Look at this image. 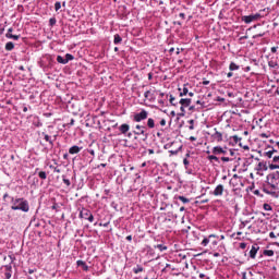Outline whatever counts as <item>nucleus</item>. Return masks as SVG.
<instances>
[{
	"mask_svg": "<svg viewBox=\"0 0 279 279\" xmlns=\"http://www.w3.org/2000/svg\"><path fill=\"white\" fill-rule=\"evenodd\" d=\"M11 210H22V213H29V202L25 198H11Z\"/></svg>",
	"mask_w": 279,
	"mask_h": 279,
	"instance_id": "f257e3e1",
	"label": "nucleus"
},
{
	"mask_svg": "<svg viewBox=\"0 0 279 279\" xmlns=\"http://www.w3.org/2000/svg\"><path fill=\"white\" fill-rule=\"evenodd\" d=\"M80 217H81V219H87V221H89L90 223H93V221H95V217L93 216L90 210H88L86 208H83L80 211Z\"/></svg>",
	"mask_w": 279,
	"mask_h": 279,
	"instance_id": "f03ea898",
	"label": "nucleus"
},
{
	"mask_svg": "<svg viewBox=\"0 0 279 279\" xmlns=\"http://www.w3.org/2000/svg\"><path fill=\"white\" fill-rule=\"evenodd\" d=\"M260 19V14H251V15H244L242 16V21L248 25V23H254V21H258Z\"/></svg>",
	"mask_w": 279,
	"mask_h": 279,
	"instance_id": "7ed1b4c3",
	"label": "nucleus"
},
{
	"mask_svg": "<svg viewBox=\"0 0 279 279\" xmlns=\"http://www.w3.org/2000/svg\"><path fill=\"white\" fill-rule=\"evenodd\" d=\"M148 113L145 110H142L140 113H135L133 121H135L136 123H141V121H145V119H147Z\"/></svg>",
	"mask_w": 279,
	"mask_h": 279,
	"instance_id": "20e7f679",
	"label": "nucleus"
},
{
	"mask_svg": "<svg viewBox=\"0 0 279 279\" xmlns=\"http://www.w3.org/2000/svg\"><path fill=\"white\" fill-rule=\"evenodd\" d=\"M135 129L137 130V131H133V134H135L136 136H145V138H147V133H145V130H147V126H143V125H141V124H137L136 126H135Z\"/></svg>",
	"mask_w": 279,
	"mask_h": 279,
	"instance_id": "39448f33",
	"label": "nucleus"
},
{
	"mask_svg": "<svg viewBox=\"0 0 279 279\" xmlns=\"http://www.w3.org/2000/svg\"><path fill=\"white\" fill-rule=\"evenodd\" d=\"M268 186H270L271 191H279L278 183L276 182V177H271L267 181Z\"/></svg>",
	"mask_w": 279,
	"mask_h": 279,
	"instance_id": "423d86ee",
	"label": "nucleus"
},
{
	"mask_svg": "<svg viewBox=\"0 0 279 279\" xmlns=\"http://www.w3.org/2000/svg\"><path fill=\"white\" fill-rule=\"evenodd\" d=\"M214 195L216 197H219L223 195V185L219 184L215 190H214Z\"/></svg>",
	"mask_w": 279,
	"mask_h": 279,
	"instance_id": "0eeeda50",
	"label": "nucleus"
},
{
	"mask_svg": "<svg viewBox=\"0 0 279 279\" xmlns=\"http://www.w3.org/2000/svg\"><path fill=\"white\" fill-rule=\"evenodd\" d=\"M258 245H253L251 251H250V257L251 258H256V254L258 253Z\"/></svg>",
	"mask_w": 279,
	"mask_h": 279,
	"instance_id": "6e6552de",
	"label": "nucleus"
},
{
	"mask_svg": "<svg viewBox=\"0 0 279 279\" xmlns=\"http://www.w3.org/2000/svg\"><path fill=\"white\" fill-rule=\"evenodd\" d=\"M82 151V147L80 146H72L69 149V154L74 155V154H80Z\"/></svg>",
	"mask_w": 279,
	"mask_h": 279,
	"instance_id": "1a4fd4ad",
	"label": "nucleus"
},
{
	"mask_svg": "<svg viewBox=\"0 0 279 279\" xmlns=\"http://www.w3.org/2000/svg\"><path fill=\"white\" fill-rule=\"evenodd\" d=\"M213 138H215V141H217L218 143H221V141H223V134H221V132L216 131L215 134L213 135Z\"/></svg>",
	"mask_w": 279,
	"mask_h": 279,
	"instance_id": "9d476101",
	"label": "nucleus"
},
{
	"mask_svg": "<svg viewBox=\"0 0 279 279\" xmlns=\"http://www.w3.org/2000/svg\"><path fill=\"white\" fill-rule=\"evenodd\" d=\"M121 134H128V132H130V124H122L119 128Z\"/></svg>",
	"mask_w": 279,
	"mask_h": 279,
	"instance_id": "9b49d317",
	"label": "nucleus"
},
{
	"mask_svg": "<svg viewBox=\"0 0 279 279\" xmlns=\"http://www.w3.org/2000/svg\"><path fill=\"white\" fill-rule=\"evenodd\" d=\"M179 104H181V106H184L185 108H189V106H191V98H182Z\"/></svg>",
	"mask_w": 279,
	"mask_h": 279,
	"instance_id": "f8f14e48",
	"label": "nucleus"
},
{
	"mask_svg": "<svg viewBox=\"0 0 279 279\" xmlns=\"http://www.w3.org/2000/svg\"><path fill=\"white\" fill-rule=\"evenodd\" d=\"M10 32H13V29L12 28H9L8 29V33H7V38H12L13 40H19L20 38H21V36L20 35H12V34H10Z\"/></svg>",
	"mask_w": 279,
	"mask_h": 279,
	"instance_id": "ddd939ff",
	"label": "nucleus"
},
{
	"mask_svg": "<svg viewBox=\"0 0 279 279\" xmlns=\"http://www.w3.org/2000/svg\"><path fill=\"white\" fill-rule=\"evenodd\" d=\"M76 264H77V267H82L84 271H88V265H86V262L77 260Z\"/></svg>",
	"mask_w": 279,
	"mask_h": 279,
	"instance_id": "4468645a",
	"label": "nucleus"
},
{
	"mask_svg": "<svg viewBox=\"0 0 279 279\" xmlns=\"http://www.w3.org/2000/svg\"><path fill=\"white\" fill-rule=\"evenodd\" d=\"M213 154H226V150L221 146H216L213 148Z\"/></svg>",
	"mask_w": 279,
	"mask_h": 279,
	"instance_id": "2eb2a0df",
	"label": "nucleus"
},
{
	"mask_svg": "<svg viewBox=\"0 0 279 279\" xmlns=\"http://www.w3.org/2000/svg\"><path fill=\"white\" fill-rule=\"evenodd\" d=\"M263 192L266 193V195H272V196L276 195V191L269 190V187L267 186L263 187Z\"/></svg>",
	"mask_w": 279,
	"mask_h": 279,
	"instance_id": "dca6fc26",
	"label": "nucleus"
},
{
	"mask_svg": "<svg viewBox=\"0 0 279 279\" xmlns=\"http://www.w3.org/2000/svg\"><path fill=\"white\" fill-rule=\"evenodd\" d=\"M147 125L150 130H154V128H156V123H155L154 119L149 118L147 121Z\"/></svg>",
	"mask_w": 279,
	"mask_h": 279,
	"instance_id": "f3484780",
	"label": "nucleus"
},
{
	"mask_svg": "<svg viewBox=\"0 0 279 279\" xmlns=\"http://www.w3.org/2000/svg\"><path fill=\"white\" fill-rule=\"evenodd\" d=\"M12 49H14V43L9 41L5 44V50L7 51H12Z\"/></svg>",
	"mask_w": 279,
	"mask_h": 279,
	"instance_id": "a211bd4d",
	"label": "nucleus"
},
{
	"mask_svg": "<svg viewBox=\"0 0 279 279\" xmlns=\"http://www.w3.org/2000/svg\"><path fill=\"white\" fill-rule=\"evenodd\" d=\"M268 66L270 69H276V70H278V68H279L278 62H276V61H269Z\"/></svg>",
	"mask_w": 279,
	"mask_h": 279,
	"instance_id": "6ab92c4d",
	"label": "nucleus"
},
{
	"mask_svg": "<svg viewBox=\"0 0 279 279\" xmlns=\"http://www.w3.org/2000/svg\"><path fill=\"white\" fill-rule=\"evenodd\" d=\"M122 40L123 38H121L119 34L114 35V39H113L114 45H119Z\"/></svg>",
	"mask_w": 279,
	"mask_h": 279,
	"instance_id": "aec40b11",
	"label": "nucleus"
},
{
	"mask_svg": "<svg viewBox=\"0 0 279 279\" xmlns=\"http://www.w3.org/2000/svg\"><path fill=\"white\" fill-rule=\"evenodd\" d=\"M229 69L230 71H239V65L234 62H231Z\"/></svg>",
	"mask_w": 279,
	"mask_h": 279,
	"instance_id": "412c9836",
	"label": "nucleus"
},
{
	"mask_svg": "<svg viewBox=\"0 0 279 279\" xmlns=\"http://www.w3.org/2000/svg\"><path fill=\"white\" fill-rule=\"evenodd\" d=\"M257 171H265V169H267V167L265 166V163H263V162H259L258 165H257Z\"/></svg>",
	"mask_w": 279,
	"mask_h": 279,
	"instance_id": "4be33fe9",
	"label": "nucleus"
},
{
	"mask_svg": "<svg viewBox=\"0 0 279 279\" xmlns=\"http://www.w3.org/2000/svg\"><path fill=\"white\" fill-rule=\"evenodd\" d=\"M43 134H44L45 141H46L47 143H49L50 145H53V141H51V136H49L48 134H45V133H43Z\"/></svg>",
	"mask_w": 279,
	"mask_h": 279,
	"instance_id": "5701e85b",
	"label": "nucleus"
},
{
	"mask_svg": "<svg viewBox=\"0 0 279 279\" xmlns=\"http://www.w3.org/2000/svg\"><path fill=\"white\" fill-rule=\"evenodd\" d=\"M65 60H66V64H68L69 62H71V60H75V57H73V54H71V53H66Z\"/></svg>",
	"mask_w": 279,
	"mask_h": 279,
	"instance_id": "b1692460",
	"label": "nucleus"
},
{
	"mask_svg": "<svg viewBox=\"0 0 279 279\" xmlns=\"http://www.w3.org/2000/svg\"><path fill=\"white\" fill-rule=\"evenodd\" d=\"M57 62H59V64H66V60L63 59L62 56L57 57Z\"/></svg>",
	"mask_w": 279,
	"mask_h": 279,
	"instance_id": "393cba45",
	"label": "nucleus"
},
{
	"mask_svg": "<svg viewBox=\"0 0 279 279\" xmlns=\"http://www.w3.org/2000/svg\"><path fill=\"white\" fill-rule=\"evenodd\" d=\"M38 177H39L41 180H47V172L40 171V172L38 173Z\"/></svg>",
	"mask_w": 279,
	"mask_h": 279,
	"instance_id": "a878e982",
	"label": "nucleus"
},
{
	"mask_svg": "<svg viewBox=\"0 0 279 279\" xmlns=\"http://www.w3.org/2000/svg\"><path fill=\"white\" fill-rule=\"evenodd\" d=\"M264 156H266V158H272L274 157V151L267 150V151L264 153Z\"/></svg>",
	"mask_w": 279,
	"mask_h": 279,
	"instance_id": "bb28decb",
	"label": "nucleus"
},
{
	"mask_svg": "<svg viewBox=\"0 0 279 279\" xmlns=\"http://www.w3.org/2000/svg\"><path fill=\"white\" fill-rule=\"evenodd\" d=\"M178 199H180V202H182L183 204H189V198L184 197V196H178Z\"/></svg>",
	"mask_w": 279,
	"mask_h": 279,
	"instance_id": "cd10ccee",
	"label": "nucleus"
},
{
	"mask_svg": "<svg viewBox=\"0 0 279 279\" xmlns=\"http://www.w3.org/2000/svg\"><path fill=\"white\" fill-rule=\"evenodd\" d=\"M264 256H274V251L272 250L264 251Z\"/></svg>",
	"mask_w": 279,
	"mask_h": 279,
	"instance_id": "c85d7f7f",
	"label": "nucleus"
},
{
	"mask_svg": "<svg viewBox=\"0 0 279 279\" xmlns=\"http://www.w3.org/2000/svg\"><path fill=\"white\" fill-rule=\"evenodd\" d=\"M156 247H157V250H158L159 252H165V250H167V246H165V245H162V244H158Z\"/></svg>",
	"mask_w": 279,
	"mask_h": 279,
	"instance_id": "c756f323",
	"label": "nucleus"
},
{
	"mask_svg": "<svg viewBox=\"0 0 279 279\" xmlns=\"http://www.w3.org/2000/svg\"><path fill=\"white\" fill-rule=\"evenodd\" d=\"M170 104L171 106H178V102H175V97H173V95H170Z\"/></svg>",
	"mask_w": 279,
	"mask_h": 279,
	"instance_id": "7c9ffc66",
	"label": "nucleus"
},
{
	"mask_svg": "<svg viewBox=\"0 0 279 279\" xmlns=\"http://www.w3.org/2000/svg\"><path fill=\"white\" fill-rule=\"evenodd\" d=\"M184 95H189V88L183 87V90L180 93V97H184Z\"/></svg>",
	"mask_w": 279,
	"mask_h": 279,
	"instance_id": "2f4dec72",
	"label": "nucleus"
},
{
	"mask_svg": "<svg viewBox=\"0 0 279 279\" xmlns=\"http://www.w3.org/2000/svg\"><path fill=\"white\" fill-rule=\"evenodd\" d=\"M210 243V239L209 238H205L203 241H202V245H204V247H206V245H208Z\"/></svg>",
	"mask_w": 279,
	"mask_h": 279,
	"instance_id": "473e14b6",
	"label": "nucleus"
},
{
	"mask_svg": "<svg viewBox=\"0 0 279 279\" xmlns=\"http://www.w3.org/2000/svg\"><path fill=\"white\" fill-rule=\"evenodd\" d=\"M144 97L145 99H151V92L150 90L145 92Z\"/></svg>",
	"mask_w": 279,
	"mask_h": 279,
	"instance_id": "72a5a7b5",
	"label": "nucleus"
},
{
	"mask_svg": "<svg viewBox=\"0 0 279 279\" xmlns=\"http://www.w3.org/2000/svg\"><path fill=\"white\" fill-rule=\"evenodd\" d=\"M208 160H215L216 162H219V157L211 155V156H208Z\"/></svg>",
	"mask_w": 279,
	"mask_h": 279,
	"instance_id": "f704fd0d",
	"label": "nucleus"
},
{
	"mask_svg": "<svg viewBox=\"0 0 279 279\" xmlns=\"http://www.w3.org/2000/svg\"><path fill=\"white\" fill-rule=\"evenodd\" d=\"M189 123H190L189 130H195V125H194L195 120H190Z\"/></svg>",
	"mask_w": 279,
	"mask_h": 279,
	"instance_id": "c9c22d12",
	"label": "nucleus"
},
{
	"mask_svg": "<svg viewBox=\"0 0 279 279\" xmlns=\"http://www.w3.org/2000/svg\"><path fill=\"white\" fill-rule=\"evenodd\" d=\"M134 274H141L143 271V267L137 266L136 268L133 269Z\"/></svg>",
	"mask_w": 279,
	"mask_h": 279,
	"instance_id": "e433bc0d",
	"label": "nucleus"
},
{
	"mask_svg": "<svg viewBox=\"0 0 279 279\" xmlns=\"http://www.w3.org/2000/svg\"><path fill=\"white\" fill-rule=\"evenodd\" d=\"M60 8H62V3L56 2V3H54V10H56V12H58V10H60Z\"/></svg>",
	"mask_w": 279,
	"mask_h": 279,
	"instance_id": "4c0bfd02",
	"label": "nucleus"
},
{
	"mask_svg": "<svg viewBox=\"0 0 279 279\" xmlns=\"http://www.w3.org/2000/svg\"><path fill=\"white\" fill-rule=\"evenodd\" d=\"M232 138H233L234 143H239L242 141V138L239 137V135H233Z\"/></svg>",
	"mask_w": 279,
	"mask_h": 279,
	"instance_id": "58836bf2",
	"label": "nucleus"
},
{
	"mask_svg": "<svg viewBox=\"0 0 279 279\" xmlns=\"http://www.w3.org/2000/svg\"><path fill=\"white\" fill-rule=\"evenodd\" d=\"M63 182L66 186H71V181L69 179H65L63 175Z\"/></svg>",
	"mask_w": 279,
	"mask_h": 279,
	"instance_id": "ea45409f",
	"label": "nucleus"
},
{
	"mask_svg": "<svg viewBox=\"0 0 279 279\" xmlns=\"http://www.w3.org/2000/svg\"><path fill=\"white\" fill-rule=\"evenodd\" d=\"M264 210H271V205L264 204Z\"/></svg>",
	"mask_w": 279,
	"mask_h": 279,
	"instance_id": "a19ab883",
	"label": "nucleus"
},
{
	"mask_svg": "<svg viewBox=\"0 0 279 279\" xmlns=\"http://www.w3.org/2000/svg\"><path fill=\"white\" fill-rule=\"evenodd\" d=\"M49 23H50L51 27H53V25H56V19H54V17H51V19L49 20Z\"/></svg>",
	"mask_w": 279,
	"mask_h": 279,
	"instance_id": "79ce46f5",
	"label": "nucleus"
},
{
	"mask_svg": "<svg viewBox=\"0 0 279 279\" xmlns=\"http://www.w3.org/2000/svg\"><path fill=\"white\" fill-rule=\"evenodd\" d=\"M4 277H5L7 279H11V278H12V274H11L10 271H7V272L4 274Z\"/></svg>",
	"mask_w": 279,
	"mask_h": 279,
	"instance_id": "37998d69",
	"label": "nucleus"
},
{
	"mask_svg": "<svg viewBox=\"0 0 279 279\" xmlns=\"http://www.w3.org/2000/svg\"><path fill=\"white\" fill-rule=\"evenodd\" d=\"M183 165L185 169H189V159H183Z\"/></svg>",
	"mask_w": 279,
	"mask_h": 279,
	"instance_id": "c03bdc74",
	"label": "nucleus"
},
{
	"mask_svg": "<svg viewBox=\"0 0 279 279\" xmlns=\"http://www.w3.org/2000/svg\"><path fill=\"white\" fill-rule=\"evenodd\" d=\"M184 106H181V108H180V110H181V114H180V117H184V113L186 112V110H184Z\"/></svg>",
	"mask_w": 279,
	"mask_h": 279,
	"instance_id": "a18cd8bd",
	"label": "nucleus"
},
{
	"mask_svg": "<svg viewBox=\"0 0 279 279\" xmlns=\"http://www.w3.org/2000/svg\"><path fill=\"white\" fill-rule=\"evenodd\" d=\"M222 162H230V157H221Z\"/></svg>",
	"mask_w": 279,
	"mask_h": 279,
	"instance_id": "49530a36",
	"label": "nucleus"
},
{
	"mask_svg": "<svg viewBox=\"0 0 279 279\" xmlns=\"http://www.w3.org/2000/svg\"><path fill=\"white\" fill-rule=\"evenodd\" d=\"M269 169L274 170V169H279V166L278 165H270L269 166Z\"/></svg>",
	"mask_w": 279,
	"mask_h": 279,
	"instance_id": "de8ad7c7",
	"label": "nucleus"
},
{
	"mask_svg": "<svg viewBox=\"0 0 279 279\" xmlns=\"http://www.w3.org/2000/svg\"><path fill=\"white\" fill-rule=\"evenodd\" d=\"M240 247H241V250H245V247H247V244L246 243H240Z\"/></svg>",
	"mask_w": 279,
	"mask_h": 279,
	"instance_id": "09e8293b",
	"label": "nucleus"
},
{
	"mask_svg": "<svg viewBox=\"0 0 279 279\" xmlns=\"http://www.w3.org/2000/svg\"><path fill=\"white\" fill-rule=\"evenodd\" d=\"M272 161H274V162H279V155H278V156H275V157L272 158Z\"/></svg>",
	"mask_w": 279,
	"mask_h": 279,
	"instance_id": "8fccbe9b",
	"label": "nucleus"
},
{
	"mask_svg": "<svg viewBox=\"0 0 279 279\" xmlns=\"http://www.w3.org/2000/svg\"><path fill=\"white\" fill-rule=\"evenodd\" d=\"M160 125H162V126L167 125V120L162 119V120L160 121Z\"/></svg>",
	"mask_w": 279,
	"mask_h": 279,
	"instance_id": "3c124183",
	"label": "nucleus"
},
{
	"mask_svg": "<svg viewBox=\"0 0 279 279\" xmlns=\"http://www.w3.org/2000/svg\"><path fill=\"white\" fill-rule=\"evenodd\" d=\"M269 236H270V239H276L277 235H276V233L270 232V233H269Z\"/></svg>",
	"mask_w": 279,
	"mask_h": 279,
	"instance_id": "603ef678",
	"label": "nucleus"
},
{
	"mask_svg": "<svg viewBox=\"0 0 279 279\" xmlns=\"http://www.w3.org/2000/svg\"><path fill=\"white\" fill-rule=\"evenodd\" d=\"M276 51H278V47H272L271 48V53H276Z\"/></svg>",
	"mask_w": 279,
	"mask_h": 279,
	"instance_id": "864d4df0",
	"label": "nucleus"
},
{
	"mask_svg": "<svg viewBox=\"0 0 279 279\" xmlns=\"http://www.w3.org/2000/svg\"><path fill=\"white\" fill-rule=\"evenodd\" d=\"M4 269H5L7 271H10V269H12V266L7 265V266H4Z\"/></svg>",
	"mask_w": 279,
	"mask_h": 279,
	"instance_id": "5fc2aeb1",
	"label": "nucleus"
},
{
	"mask_svg": "<svg viewBox=\"0 0 279 279\" xmlns=\"http://www.w3.org/2000/svg\"><path fill=\"white\" fill-rule=\"evenodd\" d=\"M53 171H54V173H60L61 172L60 168H53Z\"/></svg>",
	"mask_w": 279,
	"mask_h": 279,
	"instance_id": "6e6d98bb",
	"label": "nucleus"
},
{
	"mask_svg": "<svg viewBox=\"0 0 279 279\" xmlns=\"http://www.w3.org/2000/svg\"><path fill=\"white\" fill-rule=\"evenodd\" d=\"M204 86H208L210 84V81H203Z\"/></svg>",
	"mask_w": 279,
	"mask_h": 279,
	"instance_id": "4d7b16f0",
	"label": "nucleus"
},
{
	"mask_svg": "<svg viewBox=\"0 0 279 279\" xmlns=\"http://www.w3.org/2000/svg\"><path fill=\"white\" fill-rule=\"evenodd\" d=\"M262 36H265V34L255 35L254 38H262Z\"/></svg>",
	"mask_w": 279,
	"mask_h": 279,
	"instance_id": "13d9d810",
	"label": "nucleus"
},
{
	"mask_svg": "<svg viewBox=\"0 0 279 279\" xmlns=\"http://www.w3.org/2000/svg\"><path fill=\"white\" fill-rule=\"evenodd\" d=\"M270 151H272V154H278V150L275 148H271Z\"/></svg>",
	"mask_w": 279,
	"mask_h": 279,
	"instance_id": "bf43d9fd",
	"label": "nucleus"
},
{
	"mask_svg": "<svg viewBox=\"0 0 279 279\" xmlns=\"http://www.w3.org/2000/svg\"><path fill=\"white\" fill-rule=\"evenodd\" d=\"M232 75H233L232 72L227 73V77H232Z\"/></svg>",
	"mask_w": 279,
	"mask_h": 279,
	"instance_id": "052dcab7",
	"label": "nucleus"
},
{
	"mask_svg": "<svg viewBox=\"0 0 279 279\" xmlns=\"http://www.w3.org/2000/svg\"><path fill=\"white\" fill-rule=\"evenodd\" d=\"M179 16H180V19H185L184 13H180Z\"/></svg>",
	"mask_w": 279,
	"mask_h": 279,
	"instance_id": "680f3d73",
	"label": "nucleus"
},
{
	"mask_svg": "<svg viewBox=\"0 0 279 279\" xmlns=\"http://www.w3.org/2000/svg\"><path fill=\"white\" fill-rule=\"evenodd\" d=\"M260 137H262V138H267V135H266L265 133H262V134H260Z\"/></svg>",
	"mask_w": 279,
	"mask_h": 279,
	"instance_id": "e2e57ef3",
	"label": "nucleus"
},
{
	"mask_svg": "<svg viewBox=\"0 0 279 279\" xmlns=\"http://www.w3.org/2000/svg\"><path fill=\"white\" fill-rule=\"evenodd\" d=\"M190 141H197V137L191 136V137H190Z\"/></svg>",
	"mask_w": 279,
	"mask_h": 279,
	"instance_id": "0e129e2a",
	"label": "nucleus"
},
{
	"mask_svg": "<svg viewBox=\"0 0 279 279\" xmlns=\"http://www.w3.org/2000/svg\"><path fill=\"white\" fill-rule=\"evenodd\" d=\"M126 241H132V235H128Z\"/></svg>",
	"mask_w": 279,
	"mask_h": 279,
	"instance_id": "69168bd1",
	"label": "nucleus"
},
{
	"mask_svg": "<svg viewBox=\"0 0 279 279\" xmlns=\"http://www.w3.org/2000/svg\"><path fill=\"white\" fill-rule=\"evenodd\" d=\"M19 70H20V71H25V68H24L23 65H21V66L19 68Z\"/></svg>",
	"mask_w": 279,
	"mask_h": 279,
	"instance_id": "338daca9",
	"label": "nucleus"
},
{
	"mask_svg": "<svg viewBox=\"0 0 279 279\" xmlns=\"http://www.w3.org/2000/svg\"><path fill=\"white\" fill-rule=\"evenodd\" d=\"M148 154H154V149H148Z\"/></svg>",
	"mask_w": 279,
	"mask_h": 279,
	"instance_id": "774afa93",
	"label": "nucleus"
}]
</instances>
